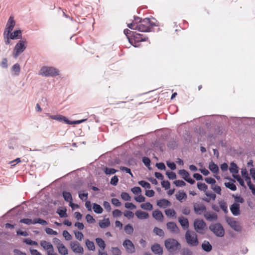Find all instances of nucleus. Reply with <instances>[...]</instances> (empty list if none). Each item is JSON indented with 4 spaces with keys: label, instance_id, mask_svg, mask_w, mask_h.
I'll return each mask as SVG.
<instances>
[{
    "label": "nucleus",
    "instance_id": "nucleus-44",
    "mask_svg": "<svg viewBox=\"0 0 255 255\" xmlns=\"http://www.w3.org/2000/svg\"><path fill=\"white\" fill-rule=\"evenodd\" d=\"M153 232L155 233L157 235L160 236V237H163L164 235V233L163 231L159 229L157 227H155L153 229Z\"/></svg>",
    "mask_w": 255,
    "mask_h": 255
},
{
    "label": "nucleus",
    "instance_id": "nucleus-33",
    "mask_svg": "<svg viewBox=\"0 0 255 255\" xmlns=\"http://www.w3.org/2000/svg\"><path fill=\"white\" fill-rule=\"evenodd\" d=\"M133 228L132 225L128 224L124 227V231L128 235H131L133 232Z\"/></svg>",
    "mask_w": 255,
    "mask_h": 255
},
{
    "label": "nucleus",
    "instance_id": "nucleus-20",
    "mask_svg": "<svg viewBox=\"0 0 255 255\" xmlns=\"http://www.w3.org/2000/svg\"><path fill=\"white\" fill-rule=\"evenodd\" d=\"M232 213L234 216H238L240 214V205L237 203H234L230 207Z\"/></svg>",
    "mask_w": 255,
    "mask_h": 255
},
{
    "label": "nucleus",
    "instance_id": "nucleus-24",
    "mask_svg": "<svg viewBox=\"0 0 255 255\" xmlns=\"http://www.w3.org/2000/svg\"><path fill=\"white\" fill-rule=\"evenodd\" d=\"M178 221L183 229H186L189 227V222L187 218L183 217L178 218Z\"/></svg>",
    "mask_w": 255,
    "mask_h": 255
},
{
    "label": "nucleus",
    "instance_id": "nucleus-43",
    "mask_svg": "<svg viewBox=\"0 0 255 255\" xmlns=\"http://www.w3.org/2000/svg\"><path fill=\"white\" fill-rule=\"evenodd\" d=\"M138 183L140 186L145 189H150L151 188L150 184L146 181L141 180L138 181Z\"/></svg>",
    "mask_w": 255,
    "mask_h": 255
},
{
    "label": "nucleus",
    "instance_id": "nucleus-18",
    "mask_svg": "<svg viewBox=\"0 0 255 255\" xmlns=\"http://www.w3.org/2000/svg\"><path fill=\"white\" fill-rule=\"evenodd\" d=\"M132 38L130 40V42L132 44L133 42L135 44L134 46L137 47L138 45L137 44L139 42L142 41V39L141 38L140 34L139 33H134L132 35Z\"/></svg>",
    "mask_w": 255,
    "mask_h": 255
},
{
    "label": "nucleus",
    "instance_id": "nucleus-23",
    "mask_svg": "<svg viewBox=\"0 0 255 255\" xmlns=\"http://www.w3.org/2000/svg\"><path fill=\"white\" fill-rule=\"evenodd\" d=\"M135 215L140 220L146 219L149 217V215L147 213L140 210L136 211Z\"/></svg>",
    "mask_w": 255,
    "mask_h": 255
},
{
    "label": "nucleus",
    "instance_id": "nucleus-38",
    "mask_svg": "<svg viewBox=\"0 0 255 255\" xmlns=\"http://www.w3.org/2000/svg\"><path fill=\"white\" fill-rule=\"evenodd\" d=\"M93 210L94 211L98 214H101L103 212V210L101 206L96 203L93 204Z\"/></svg>",
    "mask_w": 255,
    "mask_h": 255
},
{
    "label": "nucleus",
    "instance_id": "nucleus-46",
    "mask_svg": "<svg viewBox=\"0 0 255 255\" xmlns=\"http://www.w3.org/2000/svg\"><path fill=\"white\" fill-rule=\"evenodd\" d=\"M211 188L217 194L219 195L221 194V188L219 186L215 184L211 186Z\"/></svg>",
    "mask_w": 255,
    "mask_h": 255
},
{
    "label": "nucleus",
    "instance_id": "nucleus-48",
    "mask_svg": "<svg viewBox=\"0 0 255 255\" xmlns=\"http://www.w3.org/2000/svg\"><path fill=\"white\" fill-rule=\"evenodd\" d=\"M197 187L199 190L204 191H206L208 188V186L205 183L200 182L197 183Z\"/></svg>",
    "mask_w": 255,
    "mask_h": 255
},
{
    "label": "nucleus",
    "instance_id": "nucleus-11",
    "mask_svg": "<svg viewBox=\"0 0 255 255\" xmlns=\"http://www.w3.org/2000/svg\"><path fill=\"white\" fill-rule=\"evenodd\" d=\"M195 213L197 215H201L206 212V207L202 203H195L193 205Z\"/></svg>",
    "mask_w": 255,
    "mask_h": 255
},
{
    "label": "nucleus",
    "instance_id": "nucleus-49",
    "mask_svg": "<svg viewBox=\"0 0 255 255\" xmlns=\"http://www.w3.org/2000/svg\"><path fill=\"white\" fill-rule=\"evenodd\" d=\"M124 216H125L128 219H130L134 217V213L130 211H125L124 213Z\"/></svg>",
    "mask_w": 255,
    "mask_h": 255
},
{
    "label": "nucleus",
    "instance_id": "nucleus-22",
    "mask_svg": "<svg viewBox=\"0 0 255 255\" xmlns=\"http://www.w3.org/2000/svg\"><path fill=\"white\" fill-rule=\"evenodd\" d=\"M152 251L155 254L161 255L163 253L162 248L159 244H155L151 247Z\"/></svg>",
    "mask_w": 255,
    "mask_h": 255
},
{
    "label": "nucleus",
    "instance_id": "nucleus-29",
    "mask_svg": "<svg viewBox=\"0 0 255 255\" xmlns=\"http://www.w3.org/2000/svg\"><path fill=\"white\" fill-rule=\"evenodd\" d=\"M176 198L180 202H182L183 200H185L186 199L187 195L183 191H182V192L179 191L178 193H177L176 194Z\"/></svg>",
    "mask_w": 255,
    "mask_h": 255
},
{
    "label": "nucleus",
    "instance_id": "nucleus-31",
    "mask_svg": "<svg viewBox=\"0 0 255 255\" xmlns=\"http://www.w3.org/2000/svg\"><path fill=\"white\" fill-rule=\"evenodd\" d=\"M209 168L214 173H218L219 172V167L218 165L215 164L213 162L209 163Z\"/></svg>",
    "mask_w": 255,
    "mask_h": 255
},
{
    "label": "nucleus",
    "instance_id": "nucleus-51",
    "mask_svg": "<svg viewBox=\"0 0 255 255\" xmlns=\"http://www.w3.org/2000/svg\"><path fill=\"white\" fill-rule=\"evenodd\" d=\"M74 234L75 238L80 241H81L84 238L83 233L79 231H75Z\"/></svg>",
    "mask_w": 255,
    "mask_h": 255
},
{
    "label": "nucleus",
    "instance_id": "nucleus-5",
    "mask_svg": "<svg viewBox=\"0 0 255 255\" xmlns=\"http://www.w3.org/2000/svg\"><path fill=\"white\" fill-rule=\"evenodd\" d=\"M50 118L52 119L55 120L60 122L63 121L65 123L69 125H76L81 124L87 120V119H83L81 120L75 121L71 122L69 121L65 117L62 115H55L50 116Z\"/></svg>",
    "mask_w": 255,
    "mask_h": 255
},
{
    "label": "nucleus",
    "instance_id": "nucleus-3",
    "mask_svg": "<svg viewBox=\"0 0 255 255\" xmlns=\"http://www.w3.org/2000/svg\"><path fill=\"white\" fill-rule=\"evenodd\" d=\"M39 74L45 77H53L58 75L59 71L53 67L43 66L41 68Z\"/></svg>",
    "mask_w": 255,
    "mask_h": 255
},
{
    "label": "nucleus",
    "instance_id": "nucleus-6",
    "mask_svg": "<svg viewBox=\"0 0 255 255\" xmlns=\"http://www.w3.org/2000/svg\"><path fill=\"white\" fill-rule=\"evenodd\" d=\"M194 227L197 232L203 234L207 228L206 224L202 219H196L194 222Z\"/></svg>",
    "mask_w": 255,
    "mask_h": 255
},
{
    "label": "nucleus",
    "instance_id": "nucleus-28",
    "mask_svg": "<svg viewBox=\"0 0 255 255\" xmlns=\"http://www.w3.org/2000/svg\"><path fill=\"white\" fill-rule=\"evenodd\" d=\"M57 250L61 255H67L68 254V250L63 244L60 246L57 247Z\"/></svg>",
    "mask_w": 255,
    "mask_h": 255
},
{
    "label": "nucleus",
    "instance_id": "nucleus-7",
    "mask_svg": "<svg viewBox=\"0 0 255 255\" xmlns=\"http://www.w3.org/2000/svg\"><path fill=\"white\" fill-rule=\"evenodd\" d=\"M26 48L25 41L20 40L15 46L13 51V56L16 58L17 56L22 53Z\"/></svg>",
    "mask_w": 255,
    "mask_h": 255
},
{
    "label": "nucleus",
    "instance_id": "nucleus-47",
    "mask_svg": "<svg viewBox=\"0 0 255 255\" xmlns=\"http://www.w3.org/2000/svg\"><path fill=\"white\" fill-rule=\"evenodd\" d=\"M37 223L40 224L43 226L47 225V222L45 220L41 219L40 218H36L34 219V224Z\"/></svg>",
    "mask_w": 255,
    "mask_h": 255
},
{
    "label": "nucleus",
    "instance_id": "nucleus-9",
    "mask_svg": "<svg viewBox=\"0 0 255 255\" xmlns=\"http://www.w3.org/2000/svg\"><path fill=\"white\" fill-rule=\"evenodd\" d=\"M40 244L41 246L47 251V255H57L54 252L53 247L50 243L46 241H41Z\"/></svg>",
    "mask_w": 255,
    "mask_h": 255
},
{
    "label": "nucleus",
    "instance_id": "nucleus-58",
    "mask_svg": "<svg viewBox=\"0 0 255 255\" xmlns=\"http://www.w3.org/2000/svg\"><path fill=\"white\" fill-rule=\"evenodd\" d=\"M86 220L89 223L92 224L95 222V219L90 214H87L86 216Z\"/></svg>",
    "mask_w": 255,
    "mask_h": 255
},
{
    "label": "nucleus",
    "instance_id": "nucleus-2",
    "mask_svg": "<svg viewBox=\"0 0 255 255\" xmlns=\"http://www.w3.org/2000/svg\"><path fill=\"white\" fill-rule=\"evenodd\" d=\"M164 245L170 253H176L181 249L180 244L175 239L168 238L164 242Z\"/></svg>",
    "mask_w": 255,
    "mask_h": 255
},
{
    "label": "nucleus",
    "instance_id": "nucleus-30",
    "mask_svg": "<svg viewBox=\"0 0 255 255\" xmlns=\"http://www.w3.org/2000/svg\"><path fill=\"white\" fill-rule=\"evenodd\" d=\"M202 248L206 252H210L212 250V247L208 241H204L202 245Z\"/></svg>",
    "mask_w": 255,
    "mask_h": 255
},
{
    "label": "nucleus",
    "instance_id": "nucleus-4",
    "mask_svg": "<svg viewBox=\"0 0 255 255\" xmlns=\"http://www.w3.org/2000/svg\"><path fill=\"white\" fill-rule=\"evenodd\" d=\"M185 239L190 246H196L198 244L197 235L193 231H187L185 234Z\"/></svg>",
    "mask_w": 255,
    "mask_h": 255
},
{
    "label": "nucleus",
    "instance_id": "nucleus-55",
    "mask_svg": "<svg viewBox=\"0 0 255 255\" xmlns=\"http://www.w3.org/2000/svg\"><path fill=\"white\" fill-rule=\"evenodd\" d=\"M169 179L173 180L176 179V174L172 171H167L166 173Z\"/></svg>",
    "mask_w": 255,
    "mask_h": 255
},
{
    "label": "nucleus",
    "instance_id": "nucleus-14",
    "mask_svg": "<svg viewBox=\"0 0 255 255\" xmlns=\"http://www.w3.org/2000/svg\"><path fill=\"white\" fill-rule=\"evenodd\" d=\"M178 174L187 182L193 184L195 183V180L191 178L189 173L184 169L180 170L178 171Z\"/></svg>",
    "mask_w": 255,
    "mask_h": 255
},
{
    "label": "nucleus",
    "instance_id": "nucleus-34",
    "mask_svg": "<svg viewBox=\"0 0 255 255\" xmlns=\"http://www.w3.org/2000/svg\"><path fill=\"white\" fill-rule=\"evenodd\" d=\"M231 180L233 182H226L225 183V185L226 186V187L229 188L230 189H231V190L232 191H235L237 189V187H236V185L234 184V182H235V181L233 179H231Z\"/></svg>",
    "mask_w": 255,
    "mask_h": 255
},
{
    "label": "nucleus",
    "instance_id": "nucleus-37",
    "mask_svg": "<svg viewBox=\"0 0 255 255\" xmlns=\"http://www.w3.org/2000/svg\"><path fill=\"white\" fill-rule=\"evenodd\" d=\"M86 245L90 251H94L95 249V244L93 242L90 241L89 240H86L85 241Z\"/></svg>",
    "mask_w": 255,
    "mask_h": 255
},
{
    "label": "nucleus",
    "instance_id": "nucleus-13",
    "mask_svg": "<svg viewBox=\"0 0 255 255\" xmlns=\"http://www.w3.org/2000/svg\"><path fill=\"white\" fill-rule=\"evenodd\" d=\"M126 251L129 254H133L135 252V248L133 244L129 240H126L123 244Z\"/></svg>",
    "mask_w": 255,
    "mask_h": 255
},
{
    "label": "nucleus",
    "instance_id": "nucleus-61",
    "mask_svg": "<svg viewBox=\"0 0 255 255\" xmlns=\"http://www.w3.org/2000/svg\"><path fill=\"white\" fill-rule=\"evenodd\" d=\"M113 216L114 217H120L122 215V212L121 211L118 209H115L113 211Z\"/></svg>",
    "mask_w": 255,
    "mask_h": 255
},
{
    "label": "nucleus",
    "instance_id": "nucleus-53",
    "mask_svg": "<svg viewBox=\"0 0 255 255\" xmlns=\"http://www.w3.org/2000/svg\"><path fill=\"white\" fill-rule=\"evenodd\" d=\"M63 236L64 237L66 241H70L72 239V236L69 233L65 230L63 232Z\"/></svg>",
    "mask_w": 255,
    "mask_h": 255
},
{
    "label": "nucleus",
    "instance_id": "nucleus-8",
    "mask_svg": "<svg viewBox=\"0 0 255 255\" xmlns=\"http://www.w3.org/2000/svg\"><path fill=\"white\" fill-rule=\"evenodd\" d=\"M209 229L218 237H223L224 235V230L222 226L220 224L212 225L209 227Z\"/></svg>",
    "mask_w": 255,
    "mask_h": 255
},
{
    "label": "nucleus",
    "instance_id": "nucleus-42",
    "mask_svg": "<svg viewBox=\"0 0 255 255\" xmlns=\"http://www.w3.org/2000/svg\"><path fill=\"white\" fill-rule=\"evenodd\" d=\"M219 205L221 208V209L225 212L227 213L228 212V207L227 203L224 202V201H222L219 202Z\"/></svg>",
    "mask_w": 255,
    "mask_h": 255
},
{
    "label": "nucleus",
    "instance_id": "nucleus-26",
    "mask_svg": "<svg viewBox=\"0 0 255 255\" xmlns=\"http://www.w3.org/2000/svg\"><path fill=\"white\" fill-rule=\"evenodd\" d=\"M230 172L232 174L233 176L236 175L238 173L239 170L237 164L234 162L231 163V167L229 168Z\"/></svg>",
    "mask_w": 255,
    "mask_h": 255
},
{
    "label": "nucleus",
    "instance_id": "nucleus-41",
    "mask_svg": "<svg viewBox=\"0 0 255 255\" xmlns=\"http://www.w3.org/2000/svg\"><path fill=\"white\" fill-rule=\"evenodd\" d=\"M231 227L236 231H239L240 229L239 223L236 221H231L229 223Z\"/></svg>",
    "mask_w": 255,
    "mask_h": 255
},
{
    "label": "nucleus",
    "instance_id": "nucleus-19",
    "mask_svg": "<svg viewBox=\"0 0 255 255\" xmlns=\"http://www.w3.org/2000/svg\"><path fill=\"white\" fill-rule=\"evenodd\" d=\"M171 205L170 202L167 199H160L157 202V205L160 208H165L170 207Z\"/></svg>",
    "mask_w": 255,
    "mask_h": 255
},
{
    "label": "nucleus",
    "instance_id": "nucleus-17",
    "mask_svg": "<svg viewBox=\"0 0 255 255\" xmlns=\"http://www.w3.org/2000/svg\"><path fill=\"white\" fill-rule=\"evenodd\" d=\"M63 197L64 200L68 202H69V205L71 208H73L74 204L72 203V197L71 193L69 192L63 191L62 193Z\"/></svg>",
    "mask_w": 255,
    "mask_h": 255
},
{
    "label": "nucleus",
    "instance_id": "nucleus-57",
    "mask_svg": "<svg viewBox=\"0 0 255 255\" xmlns=\"http://www.w3.org/2000/svg\"><path fill=\"white\" fill-rule=\"evenodd\" d=\"M118 177L117 176L115 175L111 178L110 181V184L114 186H116L118 183Z\"/></svg>",
    "mask_w": 255,
    "mask_h": 255
},
{
    "label": "nucleus",
    "instance_id": "nucleus-50",
    "mask_svg": "<svg viewBox=\"0 0 255 255\" xmlns=\"http://www.w3.org/2000/svg\"><path fill=\"white\" fill-rule=\"evenodd\" d=\"M121 197L122 199L125 201H130L131 199L130 196L127 192H122Z\"/></svg>",
    "mask_w": 255,
    "mask_h": 255
},
{
    "label": "nucleus",
    "instance_id": "nucleus-63",
    "mask_svg": "<svg viewBox=\"0 0 255 255\" xmlns=\"http://www.w3.org/2000/svg\"><path fill=\"white\" fill-rule=\"evenodd\" d=\"M112 253L113 255H121V252L118 248H112Z\"/></svg>",
    "mask_w": 255,
    "mask_h": 255
},
{
    "label": "nucleus",
    "instance_id": "nucleus-32",
    "mask_svg": "<svg viewBox=\"0 0 255 255\" xmlns=\"http://www.w3.org/2000/svg\"><path fill=\"white\" fill-rule=\"evenodd\" d=\"M96 242L97 245L101 248L102 251L104 250L106 247V244L103 239L99 238H96Z\"/></svg>",
    "mask_w": 255,
    "mask_h": 255
},
{
    "label": "nucleus",
    "instance_id": "nucleus-25",
    "mask_svg": "<svg viewBox=\"0 0 255 255\" xmlns=\"http://www.w3.org/2000/svg\"><path fill=\"white\" fill-rule=\"evenodd\" d=\"M9 34L11 39H17L21 38L22 37L21 31L20 30H16L13 32H10Z\"/></svg>",
    "mask_w": 255,
    "mask_h": 255
},
{
    "label": "nucleus",
    "instance_id": "nucleus-36",
    "mask_svg": "<svg viewBox=\"0 0 255 255\" xmlns=\"http://www.w3.org/2000/svg\"><path fill=\"white\" fill-rule=\"evenodd\" d=\"M11 70L13 72H14V74L15 75H18L20 70L19 64L16 63L13 65L11 68Z\"/></svg>",
    "mask_w": 255,
    "mask_h": 255
},
{
    "label": "nucleus",
    "instance_id": "nucleus-16",
    "mask_svg": "<svg viewBox=\"0 0 255 255\" xmlns=\"http://www.w3.org/2000/svg\"><path fill=\"white\" fill-rule=\"evenodd\" d=\"M205 218L208 221H216L218 219L217 215L213 212H206L204 214Z\"/></svg>",
    "mask_w": 255,
    "mask_h": 255
},
{
    "label": "nucleus",
    "instance_id": "nucleus-27",
    "mask_svg": "<svg viewBox=\"0 0 255 255\" xmlns=\"http://www.w3.org/2000/svg\"><path fill=\"white\" fill-rule=\"evenodd\" d=\"M110 225V221L109 218L105 219L102 221L99 222V226L102 228L105 229Z\"/></svg>",
    "mask_w": 255,
    "mask_h": 255
},
{
    "label": "nucleus",
    "instance_id": "nucleus-45",
    "mask_svg": "<svg viewBox=\"0 0 255 255\" xmlns=\"http://www.w3.org/2000/svg\"><path fill=\"white\" fill-rule=\"evenodd\" d=\"M20 223H23L28 225L34 224V220L28 218L22 219L20 220Z\"/></svg>",
    "mask_w": 255,
    "mask_h": 255
},
{
    "label": "nucleus",
    "instance_id": "nucleus-54",
    "mask_svg": "<svg viewBox=\"0 0 255 255\" xmlns=\"http://www.w3.org/2000/svg\"><path fill=\"white\" fill-rule=\"evenodd\" d=\"M112 204L116 207H120L121 206V202L117 198H112L111 200Z\"/></svg>",
    "mask_w": 255,
    "mask_h": 255
},
{
    "label": "nucleus",
    "instance_id": "nucleus-1",
    "mask_svg": "<svg viewBox=\"0 0 255 255\" xmlns=\"http://www.w3.org/2000/svg\"><path fill=\"white\" fill-rule=\"evenodd\" d=\"M155 23L149 18L141 19L139 17H134L132 22L128 24V26L133 30H138L141 32H149L151 28L155 26Z\"/></svg>",
    "mask_w": 255,
    "mask_h": 255
},
{
    "label": "nucleus",
    "instance_id": "nucleus-60",
    "mask_svg": "<svg viewBox=\"0 0 255 255\" xmlns=\"http://www.w3.org/2000/svg\"><path fill=\"white\" fill-rule=\"evenodd\" d=\"M233 177L238 181V182L241 186H245L244 181L241 178V177L240 176V175H234V176H233Z\"/></svg>",
    "mask_w": 255,
    "mask_h": 255
},
{
    "label": "nucleus",
    "instance_id": "nucleus-10",
    "mask_svg": "<svg viewBox=\"0 0 255 255\" xmlns=\"http://www.w3.org/2000/svg\"><path fill=\"white\" fill-rule=\"evenodd\" d=\"M70 246L72 251L75 254H83L84 253L83 248L77 241L71 242Z\"/></svg>",
    "mask_w": 255,
    "mask_h": 255
},
{
    "label": "nucleus",
    "instance_id": "nucleus-35",
    "mask_svg": "<svg viewBox=\"0 0 255 255\" xmlns=\"http://www.w3.org/2000/svg\"><path fill=\"white\" fill-rule=\"evenodd\" d=\"M104 173L107 175H112L117 172V170L114 168L105 167L103 169Z\"/></svg>",
    "mask_w": 255,
    "mask_h": 255
},
{
    "label": "nucleus",
    "instance_id": "nucleus-56",
    "mask_svg": "<svg viewBox=\"0 0 255 255\" xmlns=\"http://www.w3.org/2000/svg\"><path fill=\"white\" fill-rule=\"evenodd\" d=\"M142 162L146 167L149 168L151 161L149 158L147 157H143L142 158Z\"/></svg>",
    "mask_w": 255,
    "mask_h": 255
},
{
    "label": "nucleus",
    "instance_id": "nucleus-40",
    "mask_svg": "<svg viewBox=\"0 0 255 255\" xmlns=\"http://www.w3.org/2000/svg\"><path fill=\"white\" fill-rule=\"evenodd\" d=\"M165 213L167 217H174L176 216V212L173 209L165 210Z\"/></svg>",
    "mask_w": 255,
    "mask_h": 255
},
{
    "label": "nucleus",
    "instance_id": "nucleus-52",
    "mask_svg": "<svg viewBox=\"0 0 255 255\" xmlns=\"http://www.w3.org/2000/svg\"><path fill=\"white\" fill-rule=\"evenodd\" d=\"M10 35L9 34V33H3V37H4V42H5V43L6 44V45H8L10 43V39L11 38H10Z\"/></svg>",
    "mask_w": 255,
    "mask_h": 255
},
{
    "label": "nucleus",
    "instance_id": "nucleus-64",
    "mask_svg": "<svg viewBox=\"0 0 255 255\" xmlns=\"http://www.w3.org/2000/svg\"><path fill=\"white\" fill-rule=\"evenodd\" d=\"M53 243L56 246V248H57V247H59L61 246V245H62L63 243H62L61 241L57 238H53L52 240Z\"/></svg>",
    "mask_w": 255,
    "mask_h": 255
},
{
    "label": "nucleus",
    "instance_id": "nucleus-59",
    "mask_svg": "<svg viewBox=\"0 0 255 255\" xmlns=\"http://www.w3.org/2000/svg\"><path fill=\"white\" fill-rule=\"evenodd\" d=\"M57 213L59 214L61 218H64L67 217L66 213V210H58Z\"/></svg>",
    "mask_w": 255,
    "mask_h": 255
},
{
    "label": "nucleus",
    "instance_id": "nucleus-21",
    "mask_svg": "<svg viewBox=\"0 0 255 255\" xmlns=\"http://www.w3.org/2000/svg\"><path fill=\"white\" fill-rule=\"evenodd\" d=\"M152 216L155 219L159 221L163 222L164 216L161 211L158 210H156L152 212Z\"/></svg>",
    "mask_w": 255,
    "mask_h": 255
},
{
    "label": "nucleus",
    "instance_id": "nucleus-15",
    "mask_svg": "<svg viewBox=\"0 0 255 255\" xmlns=\"http://www.w3.org/2000/svg\"><path fill=\"white\" fill-rule=\"evenodd\" d=\"M167 228L168 230L173 234H178L179 233V229L177 225L173 222H170L167 223Z\"/></svg>",
    "mask_w": 255,
    "mask_h": 255
},
{
    "label": "nucleus",
    "instance_id": "nucleus-12",
    "mask_svg": "<svg viewBox=\"0 0 255 255\" xmlns=\"http://www.w3.org/2000/svg\"><path fill=\"white\" fill-rule=\"evenodd\" d=\"M15 25V21L13 16H10L6 24L3 33H9L13 30Z\"/></svg>",
    "mask_w": 255,
    "mask_h": 255
},
{
    "label": "nucleus",
    "instance_id": "nucleus-39",
    "mask_svg": "<svg viewBox=\"0 0 255 255\" xmlns=\"http://www.w3.org/2000/svg\"><path fill=\"white\" fill-rule=\"evenodd\" d=\"M140 207L144 210L148 211H151L153 209V206L152 204L149 202L141 204Z\"/></svg>",
    "mask_w": 255,
    "mask_h": 255
},
{
    "label": "nucleus",
    "instance_id": "nucleus-62",
    "mask_svg": "<svg viewBox=\"0 0 255 255\" xmlns=\"http://www.w3.org/2000/svg\"><path fill=\"white\" fill-rule=\"evenodd\" d=\"M125 206L127 209H129L131 210L135 209L136 208V206L134 205L133 203L129 202L126 203L125 204Z\"/></svg>",
    "mask_w": 255,
    "mask_h": 255
}]
</instances>
